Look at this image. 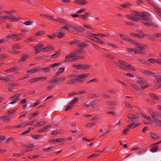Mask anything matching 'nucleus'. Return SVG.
<instances>
[{
	"mask_svg": "<svg viewBox=\"0 0 161 161\" xmlns=\"http://www.w3.org/2000/svg\"><path fill=\"white\" fill-rule=\"evenodd\" d=\"M134 14L136 16H139L142 17V22L145 25L148 27L153 25V24L152 22L150 15L146 13H142L140 12H134Z\"/></svg>",
	"mask_w": 161,
	"mask_h": 161,
	"instance_id": "obj_1",
	"label": "nucleus"
},
{
	"mask_svg": "<svg viewBox=\"0 0 161 161\" xmlns=\"http://www.w3.org/2000/svg\"><path fill=\"white\" fill-rule=\"evenodd\" d=\"M82 52V48L79 50H76L73 53H70L66 56L65 58V61L70 62L80 59L81 58L77 56V55Z\"/></svg>",
	"mask_w": 161,
	"mask_h": 161,
	"instance_id": "obj_2",
	"label": "nucleus"
},
{
	"mask_svg": "<svg viewBox=\"0 0 161 161\" xmlns=\"http://www.w3.org/2000/svg\"><path fill=\"white\" fill-rule=\"evenodd\" d=\"M87 36L88 39L93 41L100 43H103V42L101 41L102 36L107 37L106 35L95 34L92 33H89Z\"/></svg>",
	"mask_w": 161,
	"mask_h": 161,
	"instance_id": "obj_3",
	"label": "nucleus"
},
{
	"mask_svg": "<svg viewBox=\"0 0 161 161\" xmlns=\"http://www.w3.org/2000/svg\"><path fill=\"white\" fill-rule=\"evenodd\" d=\"M116 65L118 66H119L121 68L125 70L127 68L130 70L132 71H135V69L134 66L130 65L127 63L122 61L121 60H119L117 63H115Z\"/></svg>",
	"mask_w": 161,
	"mask_h": 161,
	"instance_id": "obj_4",
	"label": "nucleus"
},
{
	"mask_svg": "<svg viewBox=\"0 0 161 161\" xmlns=\"http://www.w3.org/2000/svg\"><path fill=\"white\" fill-rule=\"evenodd\" d=\"M71 29H72V28L69 26H65L62 27L56 32L57 37L59 38L63 37L65 34L66 31H69Z\"/></svg>",
	"mask_w": 161,
	"mask_h": 161,
	"instance_id": "obj_5",
	"label": "nucleus"
},
{
	"mask_svg": "<svg viewBox=\"0 0 161 161\" xmlns=\"http://www.w3.org/2000/svg\"><path fill=\"white\" fill-rule=\"evenodd\" d=\"M88 74H85L81 75L78 77L77 78H75L73 80H69V84H72L76 83L79 81H81L83 80V79L85 77H87L88 76Z\"/></svg>",
	"mask_w": 161,
	"mask_h": 161,
	"instance_id": "obj_6",
	"label": "nucleus"
},
{
	"mask_svg": "<svg viewBox=\"0 0 161 161\" xmlns=\"http://www.w3.org/2000/svg\"><path fill=\"white\" fill-rule=\"evenodd\" d=\"M68 44L69 45H75L78 46L79 47H86V45L84 43L82 42H80V41L75 39H74L71 41L68 42Z\"/></svg>",
	"mask_w": 161,
	"mask_h": 161,
	"instance_id": "obj_7",
	"label": "nucleus"
},
{
	"mask_svg": "<svg viewBox=\"0 0 161 161\" xmlns=\"http://www.w3.org/2000/svg\"><path fill=\"white\" fill-rule=\"evenodd\" d=\"M137 84L141 86L142 89H144L148 85L146 81L142 79H138L137 80Z\"/></svg>",
	"mask_w": 161,
	"mask_h": 161,
	"instance_id": "obj_8",
	"label": "nucleus"
},
{
	"mask_svg": "<svg viewBox=\"0 0 161 161\" xmlns=\"http://www.w3.org/2000/svg\"><path fill=\"white\" fill-rule=\"evenodd\" d=\"M47 77L45 76L41 77H39L35 78L29 80L30 83H32L38 81H42L46 80Z\"/></svg>",
	"mask_w": 161,
	"mask_h": 161,
	"instance_id": "obj_9",
	"label": "nucleus"
},
{
	"mask_svg": "<svg viewBox=\"0 0 161 161\" xmlns=\"http://www.w3.org/2000/svg\"><path fill=\"white\" fill-rule=\"evenodd\" d=\"M136 45V53H137L139 52V50H143L144 49H146L147 48V47L145 45H141L140 44H137Z\"/></svg>",
	"mask_w": 161,
	"mask_h": 161,
	"instance_id": "obj_10",
	"label": "nucleus"
},
{
	"mask_svg": "<svg viewBox=\"0 0 161 161\" xmlns=\"http://www.w3.org/2000/svg\"><path fill=\"white\" fill-rule=\"evenodd\" d=\"M1 118L3 119V121L5 123H7L10 121L12 119L11 116H9L8 114L3 116H2Z\"/></svg>",
	"mask_w": 161,
	"mask_h": 161,
	"instance_id": "obj_11",
	"label": "nucleus"
},
{
	"mask_svg": "<svg viewBox=\"0 0 161 161\" xmlns=\"http://www.w3.org/2000/svg\"><path fill=\"white\" fill-rule=\"evenodd\" d=\"M41 15H42L41 14ZM42 16H44L46 18H47L48 19L51 20H54L56 21L60 22H62L63 21V20L61 18H60V19L58 18V19H54V18L53 17L50 16H47V15H42Z\"/></svg>",
	"mask_w": 161,
	"mask_h": 161,
	"instance_id": "obj_12",
	"label": "nucleus"
},
{
	"mask_svg": "<svg viewBox=\"0 0 161 161\" xmlns=\"http://www.w3.org/2000/svg\"><path fill=\"white\" fill-rule=\"evenodd\" d=\"M65 141H66L65 140L64 138H62L51 139L50 140L49 142H52V143H55V142H65Z\"/></svg>",
	"mask_w": 161,
	"mask_h": 161,
	"instance_id": "obj_13",
	"label": "nucleus"
},
{
	"mask_svg": "<svg viewBox=\"0 0 161 161\" xmlns=\"http://www.w3.org/2000/svg\"><path fill=\"white\" fill-rule=\"evenodd\" d=\"M20 17L17 18L12 15L8 16V19H9L10 21L13 22L18 21L20 20Z\"/></svg>",
	"mask_w": 161,
	"mask_h": 161,
	"instance_id": "obj_14",
	"label": "nucleus"
},
{
	"mask_svg": "<svg viewBox=\"0 0 161 161\" xmlns=\"http://www.w3.org/2000/svg\"><path fill=\"white\" fill-rule=\"evenodd\" d=\"M43 46L41 45H38L35 46L34 47V49L36 51V53H38L40 51H42L43 48Z\"/></svg>",
	"mask_w": 161,
	"mask_h": 161,
	"instance_id": "obj_15",
	"label": "nucleus"
},
{
	"mask_svg": "<svg viewBox=\"0 0 161 161\" xmlns=\"http://www.w3.org/2000/svg\"><path fill=\"white\" fill-rule=\"evenodd\" d=\"M148 111L152 116V120L153 119H155L156 118L157 114L155 113L153 110L151 109H149L148 110Z\"/></svg>",
	"mask_w": 161,
	"mask_h": 161,
	"instance_id": "obj_16",
	"label": "nucleus"
},
{
	"mask_svg": "<svg viewBox=\"0 0 161 161\" xmlns=\"http://www.w3.org/2000/svg\"><path fill=\"white\" fill-rule=\"evenodd\" d=\"M51 125H48L46 126H44L43 128L37 131L38 132H43L47 131L51 127Z\"/></svg>",
	"mask_w": 161,
	"mask_h": 161,
	"instance_id": "obj_17",
	"label": "nucleus"
},
{
	"mask_svg": "<svg viewBox=\"0 0 161 161\" xmlns=\"http://www.w3.org/2000/svg\"><path fill=\"white\" fill-rule=\"evenodd\" d=\"M29 57V56L27 54H24L22 55L21 58L19 60V62H24Z\"/></svg>",
	"mask_w": 161,
	"mask_h": 161,
	"instance_id": "obj_18",
	"label": "nucleus"
},
{
	"mask_svg": "<svg viewBox=\"0 0 161 161\" xmlns=\"http://www.w3.org/2000/svg\"><path fill=\"white\" fill-rule=\"evenodd\" d=\"M152 121L153 123L161 127V120L155 119H153Z\"/></svg>",
	"mask_w": 161,
	"mask_h": 161,
	"instance_id": "obj_19",
	"label": "nucleus"
},
{
	"mask_svg": "<svg viewBox=\"0 0 161 161\" xmlns=\"http://www.w3.org/2000/svg\"><path fill=\"white\" fill-rule=\"evenodd\" d=\"M66 26H69L72 28V29H71L69 31H68L75 34L77 33V31L78 30L77 28L73 27L70 25H67Z\"/></svg>",
	"mask_w": 161,
	"mask_h": 161,
	"instance_id": "obj_20",
	"label": "nucleus"
},
{
	"mask_svg": "<svg viewBox=\"0 0 161 161\" xmlns=\"http://www.w3.org/2000/svg\"><path fill=\"white\" fill-rule=\"evenodd\" d=\"M155 144H154L153 145L152 147L150 149V151L153 153L157 152L158 148V147L156 146V145Z\"/></svg>",
	"mask_w": 161,
	"mask_h": 161,
	"instance_id": "obj_21",
	"label": "nucleus"
},
{
	"mask_svg": "<svg viewBox=\"0 0 161 161\" xmlns=\"http://www.w3.org/2000/svg\"><path fill=\"white\" fill-rule=\"evenodd\" d=\"M128 117L132 121H136L138 120V118L136 117V116L135 115L130 114L128 115Z\"/></svg>",
	"mask_w": 161,
	"mask_h": 161,
	"instance_id": "obj_22",
	"label": "nucleus"
},
{
	"mask_svg": "<svg viewBox=\"0 0 161 161\" xmlns=\"http://www.w3.org/2000/svg\"><path fill=\"white\" fill-rule=\"evenodd\" d=\"M66 79V77L65 76H61L59 78H57V83H61L65 80Z\"/></svg>",
	"mask_w": 161,
	"mask_h": 161,
	"instance_id": "obj_23",
	"label": "nucleus"
},
{
	"mask_svg": "<svg viewBox=\"0 0 161 161\" xmlns=\"http://www.w3.org/2000/svg\"><path fill=\"white\" fill-rule=\"evenodd\" d=\"M16 111V109H15L10 110L8 111V113L7 114L9 116H11V118H13V116L15 114Z\"/></svg>",
	"mask_w": 161,
	"mask_h": 161,
	"instance_id": "obj_24",
	"label": "nucleus"
},
{
	"mask_svg": "<svg viewBox=\"0 0 161 161\" xmlns=\"http://www.w3.org/2000/svg\"><path fill=\"white\" fill-rule=\"evenodd\" d=\"M53 47L51 45H49L42 48V51L44 52H47L52 50Z\"/></svg>",
	"mask_w": 161,
	"mask_h": 161,
	"instance_id": "obj_25",
	"label": "nucleus"
},
{
	"mask_svg": "<svg viewBox=\"0 0 161 161\" xmlns=\"http://www.w3.org/2000/svg\"><path fill=\"white\" fill-rule=\"evenodd\" d=\"M127 17L128 18H129L131 20H133V21L137 20L139 19V18H138L136 16H131L130 15H127Z\"/></svg>",
	"mask_w": 161,
	"mask_h": 161,
	"instance_id": "obj_26",
	"label": "nucleus"
},
{
	"mask_svg": "<svg viewBox=\"0 0 161 161\" xmlns=\"http://www.w3.org/2000/svg\"><path fill=\"white\" fill-rule=\"evenodd\" d=\"M72 66L77 69H83V65H76L74 64H72Z\"/></svg>",
	"mask_w": 161,
	"mask_h": 161,
	"instance_id": "obj_27",
	"label": "nucleus"
},
{
	"mask_svg": "<svg viewBox=\"0 0 161 161\" xmlns=\"http://www.w3.org/2000/svg\"><path fill=\"white\" fill-rule=\"evenodd\" d=\"M74 2L77 4L83 5L86 3V2L85 0H76L74 1Z\"/></svg>",
	"mask_w": 161,
	"mask_h": 161,
	"instance_id": "obj_28",
	"label": "nucleus"
},
{
	"mask_svg": "<svg viewBox=\"0 0 161 161\" xmlns=\"http://www.w3.org/2000/svg\"><path fill=\"white\" fill-rule=\"evenodd\" d=\"M136 37L138 38H146V37H147V36L145 34L141 33L140 34H136Z\"/></svg>",
	"mask_w": 161,
	"mask_h": 161,
	"instance_id": "obj_29",
	"label": "nucleus"
},
{
	"mask_svg": "<svg viewBox=\"0 0 161 161\" xmlns=\"http://www.w3.org/2000/svg\"><path fill=\"white\" fill-rule=\"evenodd\" d=\"M64 71V68H61L58 69V71L56 73V75L58 76L60 75L63 73Z\"/></svg>",
	"mask_w": 161,
	"mask_h": 161,
	"instance_id": "obj_30",
	"label": "nucleus"
},
{
	"mask_svg": "<svg viewBox=\"0 0 161 161\" xmlns=\"http://www.w3.org/2000/svg\"><path fill=\"white\" fill-rule=\"evenodd\" d=\"M120 37L124 40L125 41H128L129 42H133L132 40H130L127 37H126L125 35H122L121 34H120Z\"/></svg>",
	"mask_w": 161,
	"mask_h": 161,
	"instance_id": "obj_31",
	"label": "nucleus"
},
{
	"mask_svg": "<svg viewBox=\"0 0 161 161\" xmlns=\"http://www.w3.org/2000/svg\"><path fill=\"white\" fill-rule=\"evenodd\" d=\"M39 70V68H36L32 69L30 70L29 71H27L26 72L30 74H31L36 72L38 71Z\"/></svg>",
	"mask_w": 161,
	"mask_h": 161,
	"instance_id": "obj_32",
	"label": "nucleus"
},
{
	"mask_svg": "<svg viewBox=\"0 0 161 161\" xmlns=\"http://www.w3.org/2000/svg\"><path fill=\"white\" fill-rule=\"evenodd\" d=\"M19 95L18 94H16L15 95L14 97L13 98H14V101H12L9 103V104H13L15 103L16 101L18 99V98L19 97Z\"/></svg>",
	"mask_w": 161,
	"mask_h": 161,
	"instance_id": "obj_33",
	"label": "nucleus"
},
{
	"mask_svg": "<svg viewBox=\"0 0 161 161\" xmlns=\"http://www.w3.org/2000/svg\"><path fill=\"white\" fill-rule=\"evenodd\" d=\"M89 15V13H86L84 14L80 15L79 17L81 19H87V17Z\"/></svg>",
	"mask_w": 161,
	"mask_h": 161,
	"instance_id": "obj_34",
	"label": "nucleus"
},
{
	"mask_svg": "<svg viewBox=\"0 0 161 161\" xmlns=\"http://www.w3.org/2000/svg\"><path fill=\"white\" fill-rule=\"evenodd\" d=\"M25 126V124L24 123H20L18 125L14 127L15 128H21Z\"/></svg>",
	"mask_w": 161,
	"mask_h": 161,
	"instance_id": "obj_35",
	"label": "nucleus"
},
{
	"mask_svg": "<svg viewBox=\"0 0 161 161\" xmlns=\"http://www.w3.org/2000/svg\"><path fill=\"white\" fill-rule=\"evenodd\" d=\"M62 131L61 130H56L52 132V134L53 135H59L62 133Z\"/></svg>",
	"mask_w": 161,
	"mask_h": 161,
	"instance_id": "obj_36",
	"label": "nucleus"
},
{
	"mask_svg": "<svg viewBox=\"0 0 161 161\" xmlns=\"http://www.w3.org/2000/svg\"><path fill=\"white\" fill-rule=\"evenodd\" d=\"M107 103L108 105H114L117 104V103L116 102L113 100L110 101H108Z\"/></svg>",
	"mask_w": 161,
	"mask_h": 161,
	"instance_id": "obj_37",
	"label": "nucleus"
},
{
	"mask_svg": "<svg viewBox=\"0 0 161 161\" xmlns=\"http://www.w3.org/2000/svg\"><path fill=\"white\" fill-rule=\"evenodd\" d=\"M144 73L146 74H148L149 75H154L155 74V73L148 70H145L144 71Z\"/></svg>",
	"mask_w": 161,
	"mask_h": 161,
	"instance_id": "obj_38",
	"label": "nucleus"
},
{
	"mask_svg": "<svg viewBox=\"0 0 161 161\" xmlns=\"http://www.w3.org/2000/svg\"><path fill=\"white\" fill-rule=\"evenodd\" d=\"M10 37H12V39L14 41H18L20 39V38L18 37L17 36H14L13 35H12L11 36H7V38H9Z\"/></svg>",
	"mask_w": 161,
	"mask_h": 161,
	"instance_id": "obj_39",
	"label": "nucleus"
},
{
	"mask_svg": "<svg viewBox=\"0 0 161 161\" xmlns=\"http://www.w3.org/2000/svg\"><path fill=\"white\" fill-rule=\"evenodd\" d=\"M96 125V123L95 122L91 123H88L87 124H85V126L86 127H89L93 126L95 125Z\"/></svg>",
	"mask_w": 161,
	"mask_h": 161,
	"instance_id": "obj_40",
	"label": "nucleus"
},
{
	"mask_svg": "<svg viewBox=\"0 0 161 161\" xmlns=\"http://www.w3.org/2000/svg\"><path fill=\"white\" fill-rule=\"evenodd\" d=\"M54 82H55L56 83H57V78H53L48 81V83H52Z\"/></svg>",
	"mask_w": 161,
	"mask_h": 161,
	"instance_id": "obj_41",
	"label": "nucleus"
},
{
	"mask_svg": "<svg viewBox=\"0 0 161 161\" xmlns=\"http://www.w3.org/2000/svg\"><path fill=\"white\" fill-rule=\"evenodd\" d=\"M138 124H132L130 125H128L127 127H128L129 128H134L136 127Z\"/></svg>",
	"mask_w": 161,
	"mask_h": 161,
	"instance_id": "obj_42",
	"label": "nucleus"
},
{
	"mask_svg": "<svg viewBox=\"0 0 161 161\" xmlns=\"http://www.w3.org/2000/svg\"><path fill=\"white\" fill-rule=\"evenodd\" d=\"M32 138L34 139H38L41 138V136L39 135H32L31 136Z\"/></svg>",
	"mask_w": 161,
	"mask_h": 161,
	"instance_id": "obj_43",
	"label": "nucleus"
},
{
	"mask_svg": "<svg viewBox=\"0 0 161 161\" xmlns=\"http://www.w3.org/2000/svg\"><path fill=\"white\" fill-rule=\"evenodd\" d=\"M155 12L157 13L161 17V9L158 8H155Z\"/></svg>",
	"mask_w": 161,
	"mask_h": 161,
	"instance_id": "obj_44",
	"label": "nucleus"
},
{
	"mask_svg": "<svg viewBox=\"0 0 161 161\" xmlns=\"http://www.w3.org/2000/svg\"><path fill=\"white\" fill-rule=\"evenodd\" d=\"M151 134L152 138L153 139H156L158 137L157 135L154 133L151 132Z\"/></svg>",
	"mask_w": 161,
	"mask_h": 161,
	"instance_id": "obj_45",
	"label": "nucleus"
},
{
	"mask_svg": "<svg viewBox=\"0 0 161 161\" xmlns=\"http://www.w3.org/2000/svg\"><path fill=\"white\" fill-rule=\"evenodd\" d=\"M20 48V47L19 45L18 44H16L14 46L12 47V48L13 49L16 50L17 49H19Z\"/></svg>",
	"mask_w": 161,
	"mask_h": 161,
	"instance_id": "obj_46",
	"label": "nucleus"
},
{
	"mask_svg": "<svg viewBox=\"0 0 161 161\" xmlns=\"http://www.w3.org/2000/svg\"><path fill=\"white\" fill-rule=\"evenodd\" d=\"M25 147L31 149L34 147V145L31 144H28L26 145Z\"/></svg>",
	"mask_w": 161,
	"mask_h": 161,
	"instance_id": "obj_47",
	"label": "nucleus"
},
{
	"mask_svg": "<svg viewBox=\"0 0 161 161\" xmlns=\"http://www.w3.org/2000/svg\"><path fill=\"white\" fill-rule=\"evenodd\" d=\"M126 50L128 52H133L134 53L136 52V49H132L131 48H127L126 49Z\"/></svg>",
	"mask_w": 161,
	"mask_h": 161,
	"instance_id": "obj_48",
	"label": "nucleus"
},
{
	"mask_svg": "<svg viewBox=\"0 0 161 161\" xmlns=\"http://www.w3.org/2000/svg\"><path fill=\"white\" fill-rule=\"evenodd\" d=\"M61 64L60 63H54L53 64L50 65V67L51 68H53L56 66H59Z\"/></svg>",
	"mask_w": 161,
	"mask_h": 161,
	"instance_id": "obj_49",
	"label": "nucleus"
},
{
	"mask_svg": "<svg viewBox=\"0 0 161 161\" xmlns=\"http://www.w3.org/2000/svg\"><path fill=\"white\" fill-rule=\"evenodd\" d=\"M51 67H46L45 68H42L41 69V70H43L45 72H49L50 69Z\"/></svg>",
	"mask_w": 161,
	"mask_h": 161,
	"instance_id": "obj_50",
	"label": "nucleus"
},
{
	"mask_svg": "<svg viewBox=\"0 0 161 161\" xmlns=\"http://www.w3.org/2000/svg\"><path fill=\"white\" fill-rule=\"evenodd\" d=\"M11 79H14L13 76H7L4 77V79L3 80H8Z\"/></svg>",
	"mask_w": 161,
	"mask_h": 161,
	"instance_id": "obj_51",
	"label": "nucleus"
},
{
	"mask_svg": "<svg viewBox=\"0 0 161 161\" xmlns=\"http://www.w3.org/2000/svg\"><path fill=\"white\" fill-rule=\"evenodd\" d=\"M32 22L31 20H28L24 22V24L26 25H29L32 24Z\"/></svg>",
	"mask_w": 161,
	"mask_h": 161,
	"instance_id": "obj_52",
	"label": "nucleus"
},
{
	"mask_svg": "<svg viewBox=\"0 0 161 161\" xmlns=\"http://www.w3.org/2000/svg\"><path fill=\"white\" fill-rule=\"evenodd\" d=\"M31 130V128H28V130H25V131L23 132H22L21 134V135H24L26 134H27Z\"/></svg>",
	"mask_w": 161,
	"mask_h": 161,
	"instance_id": "obj_53",
	"label": "nucleus"
},
{
	"mask_svg": "<svg viewBox=\"0 0 161 161\" xmlns=\"http://www.w3.org/2000/svg\"><path fill=\"white\" fill-rule=\"evenodd\" d=\"M78 101V99L77 98H75L71 102H70L69 104L70 105L72 104L73 105L76 102H77Z\"/></svg>",
	"mask_w": 161,
	"mask_h": 161,
	"instance_id": "obj_54",
	"label": "nucleus"
},
{
	"mask_svg": "<svg viewBox=\"0 0 161 161\" xmlns=\"http://www.w3.org/2000/svg\"><path fill=\"white\" fill-rule=\"evenodd\" d=\"M14 11L12 10H6L5 11V12L8 14H11L14 13Z\"/></svg>",
	"mask_w": 161,
	"mask_h": 161,
	"instance_id": "obj_55",
	"label": "nucleus"
},
{
	"mask_svg": "<svg viewBox=\"0 0 161 161\" xmlns=\"http://www.w3.org/2000/svg\"><path fill=\"white\" fill-rule=\"evenodd\" d=\"M151 98L153 99L156 100H157L158 99V97L153 94H151Z\"/></svg>",
	"mask_w": 161,
	"mask_h": 161,
	"instance_id": "obj_56",
	"label": "nucleus"
},
{
	"mask_svg": "<svg viewBox=\"0 0 161 161\" xmlns=\"http://www.w3.org/2000/svg\"><path fill=\"white\" fill-rule=\"evenodd\" d=\"M142 116L145 119H146L147 120H151V118L148 115L144 114Z\"/></svg>",
	"mask_w": 161,
	"mask_h": 161,
	"instance_id": "obj_57",
	"label": "nucleus"
},
{
	"mask_svg": "<svg viewBox=\"0 0 161 161\" xmlns=\"http://www.w3.org/2000/svg\"><path fill=\"white\" fill-rule=\"evenodd\" d=\"M35 123H36V121H32L30 122H28L25 124V125H31L33 124H34Z\"/></svg>",
	"mask_w": 161,
	"mask_h": 161,
	"instance_id": "obj_58",
	"label": "nucleus"
},
{
	"mask_svg": "<svg viewBox=\"0 0 161 161\" xmlns=\"http://www.w3.org/2000/svg\"><path fill=\"white\" fill-rule=\"evenodd\" d=\"M8 16H0V20L2 19H8Z\"/></svg>",
	"mask_w": 161,
	"mask_h": 161,
	"instance_id": "obj_59",
	"label": "nucleus"
},
{
	"mask_svg": "<svg viewBox=\"0 0 161 161\" xmlns=\"http://www.w3.org/2000/svg\"><path fill=\"white\" fill-rule=\"evenodd\" d=\"M107 113L108 114H111L113 116H116L117 115L116 113L112 111L109 112L107 111Z\"/></svg>",
	"mask_w": 161,
	"mask_h": 161,
	"instance_id": "obj_60",
	"label": "nucleus"
},
{
	"mask_svg": "<svg viewBox=\"0 0 161 161\" xmlns=\"http://www.w3.org/2000/svg\"><path fill=\"white\" fill-rule=\"evenodd\" d=\"M73 105L72 104V105H69V106H68L65 109V111H68L69 110L73 107Z\"/></svg>",
	"mask_w": 161,
	"mask_h": 161,
	"instance_id": "obj_61",
	"label": "nucleus"
},
{
	"mask_svg": "<svg viewBox=\"0 0 161 161\" xmlns=\"http://www.w3.org/2000/svg\"><path fill=\"white\" fill-rule=\"evenodd\" d=\"M45 123V121H42L41 122H38V125L39 126H41L43 125Z\"/></svg>",
	"mask_w": 161,
	"mask_h": 161,
	"instance_id": "obj_62",
	"label": "nucleus"
},
{
	"mask_svg": "<svg viewBox=\"0 0 161 161\" xmlns=\"http://www.w3.org/2000/svg\"><path fill=\"white\" fill-rule=\"evenodd\" d=\"M147 61L149 62L154 63L155 62V59L153 58H151L148 59Z\"/></svg>",
	"mask_w": 161,
	"mask_h": 161,
	"instance_id": "obj_63",
	"label": "nucleus"
},
{
	"mask_svg": "<svg viewBox=\"0 0 161 161\" xmlns=\"http://www.w3.org/2000/svg\"><path fill=\"white\" fill-rule=\"evenodd\" d=\"M156 81L158 82H161V76H157L156 77Z\"/></svg>",
	"mask_w": 161,
	"mask_h": 161,
	"instance_id": "obj_64",
	"label": "nucleus"
}]
</instances>
